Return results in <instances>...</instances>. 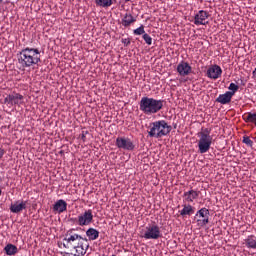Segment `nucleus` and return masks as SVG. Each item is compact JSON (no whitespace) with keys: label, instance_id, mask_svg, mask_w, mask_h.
I'll use <instances>...</instances> for the list:
<instances>
[{"label":"nucleus","instance_id":"0eeeda50","mask_svg":"<svg viewBox=\"0 0 256 256\" xmlns=\"http://www.w3.org/2000/svg\"><path fill=\"white\" fill-rule=\"evenodd\" d=\"M209 209L201 208L195 214L194 219H196V223L198 227H205L209 223Z\"/></svg>","mask_w":256,"mask_h":256},{"label":"nucleus","instance_id":"9b49d317","mask_svg":"<svg viewBox=\"0 0 256 256\" xmlns=\"http://www.w3.org/2000/svg\"><path fill=\"white\" fill-rule=\"evenodd\" d=\"M223 74V70L221 69V66L215 64L208 68L206 75L208 79H214L217 80L221 75Z\"/></svg>","mask_w":256,"mask_h":256},{"label":"nucleus","instance_id":"5701e85b","mask_svg":"<svg viewBox=\"0 0 256 256\" xmlns=\"http://www.w3.org/2000/svg\"><path fill=\"white\" fill-rule=\"evenodd\" d=\"M4 251H5L6 255H8V256L17 255V253H18L17 246H15L13 244H7L4 247Z\"/></svg>","mask_w":256,"mask_h":256},{"label":"nucleus","instance_id":"7ed1b4c3","mask_svg":"<svg viewBox=\"0 0 256 256\" xmlns=\"http://www.w3.org/2000/svg\"><path fill=\"white\" fill-rule=\"evenodd\" d=\"M148 135L149 137H154L155 139H161V137H165L171 133V125L167 123L165 120H158L152 122L149 126Z\"/></svg>","mask_w":256,"mask_h":256},{"label":"nucleus","instance_id":"6e6552de","mask_svg":"<svg viewBox=\"0 0 256 256\" xmlns=\"http://www.w3.org/2000/svg\"><path fill=\"white\" fill-rule=\"evenodd\" d=\"M116 147H118V149H123L124 151H133L135 149V144L133 143V140L123 136L116 138Z\"/></svg>","mask_w":256,"mask_h":256},{"label":"nucleus","instance_id":"f8f14e48","mask_svg":"<svg viewBox=\"0 0 256 256\" xmlns=\"http://www.w3.org/2000/svg\"><path fill=\"white\" fill-rule=\"evenodd\" d=\"M177 73L180 77H187V75H191L193 68L185 61H181L176 68Z\"/></svg>","mask_w":256,"mask_h":256},{"label":"nucleus","instance_id":"f03ea898","mask_svg":"<svg viewBox=\"0 0 256 256\" xmlns=\"http://www.w3.org/2000/svg\"><path fill=\"white\" fill-rule=\"evenodd\" d=\"M139 109L144 115H155L163 109V100L144 96L139 102Z\"/></svg>","mask_w":256,"mask_h":256},{"label":"nucleus","instance_id":"72a5a7b5","mask_svg":"<svg viewBox=\"0 0 256 256\" xmlns=\"http://www.w3.org/2000/svg\"><path fill=\"white\" fill-rule=\"evenodd\" d=\"M1 3H3V0H0V5H1Z\"/></svg>","mask_w":256,"mask_h":256},{"label":"nucleus","instance_id":"aec40b11","mask_svg":"<svg viewBox=\"0 0 256 256\" xmlns=\"http://www.w3.org/2000/svg\"><path fill=\"white\" fill-rule=\"evenodd\" d=\"M136 19L131 15V13H126L122 18V25L123 27H130L135 23Z\"/></svg>","mask_w":256,"mask_h":256},{"label":"nucleus","instance_id":"412c9836","mask_svg":"<svg viewBox=\"0 0 256 256\" xmlns=\"http://www.w3.org/2000/svg\"><path fill=\"white\" fill-rule=\"evenodd\" d=\"M86 236L88 237L89 241H95L96 239H99V230L95 228H89L86 231Z\"/></svg>","mask_w":256,"mask_h":256},{"label":"nucleus","instance_id":"a878e982","mask_svg":"<svg viewBox=\"0 0 256 256\" xmlns=\"http://www.w3.org/2000/svg\"><path fill=\"white\" fill-rule=\"evenodd\" d=\"M228 89H229L230 93H233V95H235V93L239 91V85H237L235 83H230Z\"/></svg>","mask_w":256,"mask_h":256},{"label":"nucleus","instance_id":"c756f323","mask_svg":"<svg viewBox=\"0 0 256 256\" xmlns=\"http://www.w3.org/2000/svg\"><path fill=\"white\" fill-rule=\"evenodd\" d=\"M3 155H5V149L0 148V159H3Z\"/></svg>","mask_w":256,"mask_h":256},{"label":"nucleus","instance_id":"c85d7f7f","mask_svg":"<svg viewBox=\"0 0 256 256\" xmlns=\"http://www.w3.org/2000/svg\"><path fill=\"white\" fill-rule=\"evenodd\" d=\"M121 43H123L124 47H129V45H131V39L130 38H122Z\"/></svg>","mask_w":256,"mask_h":256},{"label":"nucleus","instance_id":"1a4fd4ad","mask_svg":"<svg viewBox=\"0 0 256 256\" xmlns=\"http://www.w3.org/2000/svg\"><path fill=\"white\" fill-rule=\"evenodd\" d=\"M77 223L80 227H87V225H91V223H93V210L88 209L78 215Z\"/></svg>","mask_w":256,"mask_h":256},{"label":"nucleus","instance_id":"a211bd4d","mask_svg":"<svg viewBox=\"0 0 256 256\" xmlns=\"http://www.w3.org/2000/svg\"><path fill=\"white\" fill-rule=\"evenodd\" d=\"M231 99H233V93L226 92L224 94H220L216 101L217 103H221V105H227L228 103H231Z\"/></svg>","mask_w":256,"mask_h":256},{"label":"nucleus","instance_id":"2eb2a0df","mask_svg":"<svg viewBox=\"0 0 256 256\" xmlns=\"http://www.w3.org/2000/svg\"><path fill=\"white\" fill-rule=\"evenodd\" d=\"M24 209H27V202L26 201H16L10 205L11 213H21Z\"/></svg>","mask_w":256,"mask_h":256},{"label":"nucleus","instance_id":"4468645a","mask_svg":"<svg viewBox=\"0 0 256 256\" xmlns=\"http://www.w3.org/2000/svg\"><path fill=\"white\" fill-rule=\"evenodd\" d=\"M183 203H193L195 199L199 198V191L191 189L183 194Z\"/></svg>","mask_w":256,"mask_h":256},{"label":"nucleus","instance_id":"393cba45","mask_svg":"<svg viewBox=\"0 0 256 256\" xmlns=\"http://www.w3.org/2000/svg\"><path fill=\"white\" fill-rule=\"evenodd\" d=\"M134 35H145V26L141 25L138 28H136L135 30H133Z\"/></svg>","mask_w":256,"mask_h":256},{"label":"nucleus","instance_id":"f3484780","mask_svg":"<svg viewBox=\"0 0 256 256\" xmlns=\"http://www.w3.org/2000/svg\"><path fill=\"white\" fill-rule=\"evenodd\" d=\"M54 213H65L67 211V202L63 199L57 200L53 205Z\"/></svg>","mask_w":256,"mask_h":256},{"label":"nucleus","instance_id":"6ab92c4d","mask_svg":"<svg viewBox=\"0 0 256 256\" xmlns=\"http://www.w3.org/2000/svg\"><path fill=\"white\" fill-rule=\"evenodd\" d=\"M182 207L183 208L180 210V215L182 217H185L186 215H188V217H191V215L195 213V208L191 204H184L182 205Z\"/></svg>","mask_w":256,"mask_h":256},{"label":"nucleus","instance_id":"473e14b6","mask_svg":"<svg viewBox=\"0 0 256 256\" xmlns=\"http://www.w3.org/2000/svg\"><path fill=\"white\" fill-rule=\"evenodd\" d=\"M129 1H131V0H125L126 3L129 2Z\"/></svg>","mask_w":256,"mask_h":256},{"label":"nucleus","instance_id":"4be33fe9","mask_svg":"<svg viewBox=\"0 0 256 256\" xmlns=\"http://www.w3.org/2000/svg\"><path fill=\"white\" fill-rule=\"evenodd\" d=\"M245 245L248 249H256V236L250 235L245 239Z\"/></svg>","mask_w":256,"mask_h":256},{"label":"nucleus","instance_id":"dca6fc26","mask_svg":"<svg viewBox=\"0 0 256 256\" xmlns=\"http://www.w3.org/2000/svg\"><path fill=\"white\" fill-rule=\"evenodd\" d=\"M73 249H75L76 253L74 256H83L86 255L87 249H89V243L87 241L79 242L77 246H75Z\"/></svg>","mask_w":256,"mask_h":256},{"label":"nucleus","instance_id":"cd10ccee","mask_svg":"<svg viewBox=\"0 0 256 256\" xmlns=\"http://www.w3.org/2000/svg\"><path fill=\"white\" fill-rule=\"evenodd\" d=\"M242 143H244L248 147H253V140H251V138H249V136H244Z\"/></svg>","mask_w":256,"mask_h":256},{"label":"nucleus","instance_id":"2f4dec72","mask_svg":"<svg viewBox=\"0 0 256 256\" xmlns=\"http://www.w3.org/2000/svg\"><path fill=\"white\" fill-rule=\"evenodd\" d=\"M3 193V191L0 189V195Z\"/></svg>","mask_w":256,"mask_h":256},{"label":"nucleus","instance_id":"f257e3e1","mask_svg":"<svg viewBox=\"0 0 256 256\" xmlns=\"http://www.w3.org/2000/svg\"><path fill=\"white\" fill-rule=\"evenodd\" d=\"M18 63L22 69H35L41 63V51L31 47L22 49L18 53Z\"/></svg>","mask_w":256,"mask_h":256},{"label":"nucleus","instance_id":"423d86ee","mask_svg":"<svg viewBox=\"0 0 256 256\" xmlns=\"http://www.w3.org/2000/svg\"><path fill=\"white\" fill-rule=\"evenodd\" d=\"M163 237V233H161V228L157 224L146 226V230L142 235L143 239L149 240H157Z\"/></svg>","mask_w":256,"mask_h":256},{"label":"nucleus","instance_id":"20e7f679","mask_svg":"<svg viewBox=\"0 0 256 256\" xmlns=\"http://www.w3.org/2000/svg\"><path fill=\"white\" fill-rule=\"evenodd\" d=\"M198 153L201 155L208 153L213 144V137L211 136V130L209 128L204 129L203 132L198 134Z\"/></svg>","mask_w":256,"mask_h":256},{"label":"nucleus","instance_id":"b1692460","mask_svg":"<svg viewBox=\"0 0 256 256\" xmlns=\"http://www.w3.org/2000/svg\"><path fill=\"white\" fill-rule=\"evenodd\" d=\"M95 3L97 7H103L104 9H107L113 5V0H95Z\"/></svg>","mask_w":256,"mask_h":256},{"label":"nucleus","instance_id":"9d476101","mask_svg":"<svg viewBox=\"0 0 256 256\" xmlns=\"http://www.w3.org/2000/svg\"><path fill=\"white\" fill-rule=\"evenodd\" d=\"M4 102L7 103V105H23V95L13 92L9 94L5 99Z\"/></svg>","mask_w":256,"mask_h":256},{"label":"nucleus","instance_id":"bb28decb","mask_svg":"<svg viewBox=\"0 0 256 256\" xmlns=\"http://www.w3.org/2000/svg\"><path fill=\"white\" fill-rule=\"evenodd\" d=\"M142 38L144 39L146 45H153V38L149 34L145 33Z\"/></svg>","mask_w":256,"mask_h":256},{"label":"nucleus","instance_id":"ddd939ff","mask_svg":"<svg viewBox=\"0 0 256 256\" xmlns=\"http://www.w3.org/2000/svg\"><path fill=\"white\" fill-rule=\"evenodd\" d=\"M209 19V12L200 10L194 17V25H207Z\"/></svg>","mask_w":256,"mask_h":256},{"label":"nucleus","instance_id":"7c9ffc66","mask_svg":"<svg viewBox=\"0 0 256 256\" xmlns=\"http://www.w3.org/2000/svg\"><path fill=\"white\" fill-rule=\"evenodd\" d=\"M85 134H87V132H86V133H85V132H82V134H81V139H82L83 141H85V138H86Z\"/></svg>","mask_w":256,"mask_h":256},{"label":"nucleus","instance_id":"39448f33","mask_svg":"<svg viewBox=\"0 0 256 256\" xmlns=\"http://www.w3.org/2000/svg\"><path fill=\"white\" fill-rule=\"evenodd\" d=\"M82 241L87 243V238H83L81 235L75 233V229H70L66 232L62 245L65 249H74Z\"/></svg>","mask_w":256,"mask_h":256}]
</instances>
